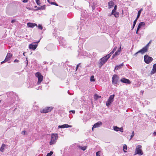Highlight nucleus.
Masks as SVG:
<instances>
[{
	"instance_id": "43",
	"label": "nucleus",
	"mask_w": 156,
	"mask_h": 156,
	"mask_svg": "<svg viewBox=\"0 0 156 156\" xmlns=\"http://www.w3.org/2000/svg\"><path fill=\"white\" fill-rule=\"evenodd\" d=\"M19 62V60H17V59H15L14 61V62Z\"/></svg>"
},
{
	"instance_id": "31",
	"label": "nucleus",
	"mask_w": 156,
	"mask_h": 156,
	"mask_svg": "<svg viewBox=\"0 0 156 156\" xmlns=\"http://www.w3.org/2000/svg\"><path fill=\"white\" fill-rule=\"evenodd\" d=\"M90 80L92 82H94L95 81V79H94V76H92L90 77Z\"/></svg>"
},
{
	"instance_id": "51",
	"label": "nucleus",
	"mask_w": 156,
	"mask_h": 156,
	"mask_svg": "<svg viewBox=\"0 0 156 156\" xmlns=\"http://www.w3.org/2000/svg\"><path fill=\"white\" fill-rule=\"evenodd\" d=\"M15 21H16V20H12L11 22L12 23H13L14 22H15Z\"/></svg>"
},
{
	"instance_id": "28",
	"label": "nucleus",
	"mask_w": 156,
	"mask_h": 156,
	"mask_svg": "<svg viewBox=\"0 0 156 156\" xmlns=\"http://www.w3.org/2000/svg\"><path fill=\"white\" fill-rule=\"evenodd\" d=\"M45 5H43L41 7H40V8H38V9H40V10H44L45 9Z\"/></svg>"
},
{
	"instance_id": "44",
	"label": "nucleus",
	"mask_w": 156,
	"mask_h": 156,
	"mask_svg": "<svg viewBox=\"0 0 156 156\" xmlns=\"http://www.w3.org/2000/svg\"><path fill=\"white\" fill-rule=\"evenodd\" d=\"M140 53L138 52V51L137 52H136L134 54V55L136 57L137 56V54L138 53Z\"/></svg>"
},
{
	"instance_id": "56",
	"label": "nucleus",
	"mask_w": 156,
	"mask_h": 156,
	"mask_svg": "<svg viewBox=\"0 0 156 156\" xmlns=\"http://www.w3.org/2000/svg\"><path fill=\"white\" fill-rule=\"evenodd\" d=\"M80 64V63H79L77 65L76 67V69H77L78 68V67H79V65Z\"/></svg>"
},
{
	"instance_id": "14",
	"label": "nucleus",
	"mask_w": 156,
	"mask_h": 156,
	"mask_svg": "<svg viewBox=\"0 0 156 156\" xmlns=\"http://www.w3.org/2000/svg\"><path fill=\"white\" fill-rule=\"evenodd\" d=\"M121 51V45L120 46V48L118 49L117 51L115 52L112 56V58H113L114 57L119 55V53Z\"/></svg>"
},
{
	"instance_id": "24",
	"label": "nucleus",
	"mask_w": 156,
	"mask_h": 156,
	"mask_svg": "<svg viewBox=\"0 0 156 156\" xmlns=\"http://www.w3.org/2000/svg\"><path fill=\"white\" fill-rule=\"evenodd\" d=\"M143 10V9H140V10H139L138 12V14H137V19H138V18L140 17V14H141V11H142V10Z\"/></svg>"
},
{
	"instance_id": "1",
	"label": "nucleus",
	"mask_w": 156,
	"mask_h": 156,
	"mask_svg": "<svg viewBox=\"0 0 156 156\" xmlns=\"http://www.w3.org/2000/svg\"><path fill=\"white\" fill-rule=\"evenodd\" d=\"M110 55H107L101 58L100 60L99 67H101L110 58Z\"/></svg>"
},
{
	"instance_id": "18",
	"label": "nucleus",
	"mask_w": 156,
	"mask_h": 156,
	"mask_svg": "<svg viewBox=\"0 0 156 156\" xmlns=\"http://www.w3.org/2000/svg\"><path fill=\"white\" fill-rule=\"evenodd\" d=\"M114 5V3L112 1H111L108 2V8H111L113 7Z\"/></svg>"
},
{
	"instance_id": "63",
	"label": "nucleus",
	"mask_w": 156,
	"mask_h": 156,
	"mask_svg": "<svg viewBox=\"0 0 156 156\" xmlns=\"http://www.w3.org/2000/svg\"><path fill=\"white\" fill-rule=\"evenodd\" d=\"M69 90H68V93L69 94H70L69 93Z\"/></svg>"
},
{
	"instance_id": "13",
	"label": "nucleus",
	"mask_w": 156,
	"mask_h": 156,
	"mask_svg": "<svg viewBox=\"0 0 156 156\" xmlns=\"http://www.w3.org/2000/svg\"><path fill=\"white\" fill-rule=\"evenodd\" d=\"M120 81L122 82L125 83L129 84L131 83L129 79L125 78H123L121 79Z\"/></svg>"
},
{
	"instance_id": "32",
	"label": "nucleus",
	"mask_w": 156,
	"mask_h": 156,
	"mask_svg": "<svg viewBox=\"0 0 156 156\" xmlns=\"http://www.w3.org/2000/svg\"><path fill=\"white\" fill-rule=\"evenodd\" d=\"M53 154V152L51 151L49 153H48L46 156H51Z\"/></svg>"
},
{
	"instance_id": "45",
	"label": "nucleus",
	"mask_w": 156,
	"mask_h": 156,
	"mask_svg": "<svg viewBox=\"0 0 156 156\" xmlns=\"http://www.w3.org/2000/svg\"><path fill=\"white\" fill-rule=\"evenodd\" d=\"M5 62H6V61H5V59L2 62H1V64H2Z\"/></svg>"
},
{
	"instance_id": "46",
	"label": "nucleus",
	"mask_w": 156,
	"mask_h": 156,
	"mask_svg": "<svg viewBox=\"0 0 156 156\" xmlns=\"http://www.w3.org/2000/svg\"><path fill=\"white\" fill-rule=\"evenodd\" d=\"M25 62H26V63H27V65H28V61L27 59V58H26V60L25 61Z\"/></svg>"
},
{
	"instance_id": "27",
	"label": "nucleus",
	"mask_w": 156,
	"mask_h": 156,
	"mask_svg": "<svg viewBox=\"0 0 156 156\" xmlns=\"http://www.w3.org/2000/svg\"><path fill=\"white\" fill-rule=\"evenodd\" d=\"M79 148L81 149V150H83V151H85L87 149V146H84L83 147L82 146H79Z\"/></svg>"
},
{
	"instance_id": "5",
	"label": "nucleus",
	"mask_w": 156,
	"mask_h": 156,
	"mask_svg": "<svg viewBox=\"0 0 156 156\" xmlns=\"http://www.w3.org/2000/svg\"><path fill=\"white\" fill-rule=\"evenodd\" d=\"M40 40L37 42H34V43L30 44L29 46V48L33 50H35L37 47L38 43L40 42Z\"/></svg>"
},
{
	"instance_id": "15",
	"label": "nucleus",
	"mask_w": 156,
	"mask_h": 156,
	"mask_svg": "<svg viewBox=\"0 0 156 156\" xmlns=\"http://www.w3.org/2000/svg\"><path fill=\"white\" fill-rule=\"evenodd\" d=\"M113 129L116 131H120L121 132H123V128L122 127L119 128L117 126H114L113 127Z\"/></svg>"
},
{
	"instance_id": "58",
	"label": "nucleus",
	"mask_w": 156,
	"mask_h": 156,
	"mask_svg": "<svg viewBox=\"0 0 156 156\" xmlns=\"http://www.w3.org/2000/svg\"><path fill=\"white\" fill-rule=\"evenodd\" d=\"M47 1H48V2L49 3H50L51 2H50V1L49 0H47Z\"/></svg>"
},
{
	"instance_id": "8",
	"label": "nucleus",
	"mask_w": 156,
	"mask_h": 156,
	"mask_svg": "<svg viewBox=\"0 0 156 156\" xmlns=\"http://www.w3.org/2000/svg\"><path fill=\"white\" fill-rule=\"evenodd\" d=\"M53 109V108L51 107H46L44 108L41 111V113H46L51 112Z\"/></svg>"
},
{
	"instance_id": "25",
	"label": "nucleus",
	"mask_w": 156,
	"mask_h": 156,
	"mask_svg": "<svg viewBox=\"0 0 156 156\" xmlns=\"http://www.w3.org/2000/svg\"><path fill=\"white\" fill-rule=\"evenodd\" d=\"M145 25V23L144 22H141L139 24L138 27L141 28L143 26H144Z\"/></svg>"
},
{
	"instance_id": "7",
	"label": "nucleus",
	"mask_w": 156,
	"mask_h": 156,
	"mask_svg": "<svg viewBox=\"0 0 156 156\" xmlns=\"http://www.w3.org/2000/svg\"><path fill=\"white\" fill-rule=\"evenodd\" d=\"M144 59L145 62L147 64H149L153 60L152 57L149 56L147 55L144 56Z\"/></svg>"
},
{
	"instance_id": "16",
	"label": "nucleus",
	"mask_w": 156,
	"mask_h": 156,
	"mask_svg": "<svg viewBox=\"0 0 156 156\" xmlns=\"http://www.w3.org/2000/svg\"><path fill=\"white\" fill-rule=\"evenodd\" d=\"M72 126L69 125L67 124H64L62 125H59L58 126L59 128H66L72 127Z\"/></svg>"
},
{
	"instance_id": "38",
	"label": "nucleus",
	"mask_w": 156,
	"mask_h": 156,
	"mask_svg": "<svg viewBox=\"0 0 156 156\" xmlns=\"http://www.w3.org/2000/svg\"><path fill=\"white\" fill-rule=\"evenodd\" d=\"M153 69L154 70L156 71V64L154 65Z\"/></svg>"
},
{
	"instance_id": "29",
	"label": "nucleus",
	"mask_w": 156,
	"mask_h": 156,
	"mask_svg": "<svg viewBox=\"0 0 156 156\" xmlns=\"http://www.w3.org/2000/svg\"><path fill=\"white\" fill-rule=\"evenodd\" d=\"M137 18H136L133 21V29L136 23V21H137Z\"/></svg>"
},
{
	"instance_id": "22",
	"label": "nucleus",
	"mask_w": 156,
	"mask_h": 156,
	"mask_svg": "<svg viewBox=\"0 0 156 156\" xmlns=\"http://www.w3.org/2000/svg\"><path fill=\"white\" fill-rule=\"evenodd\" d=\"M117 48V47H115L113 49V50L110 52V53L109 54H108L110 55V57L111 56L112 54H113L114 52L116 50Z\"/></svg>"
},
{
	"instance_id": "11",
	"label": "nucleus",
	"mask_w": 156,
	"mask_h": 156,
	"mask_svg": "<svg viewBox=\"0 0 156 156\" xmlns=\"http://www.w3.org/2000/svg\"><path fill=\"white\" fill-rule=\"evenodd\" d=\"M12 56V55L10 53H8L5 59V61H6V62H8L9 63H10V60Z\"/></svg>"
},
{
	"instance_id": "9",
	"label": "nucleus",
	"mask_w": 156,
	"mask_h": 156,
	"mask_svg": "<svg viewBox=\"0 0 156 156\" xmlns=\"http://www.w3.org/2000/svg\"><path fill=\"white\" fill-rule=\"evenodd\" d=\"M115 95L113 94L111 95L109 97L107 101L106 102V105L107 106H109L111 103L113 101V100L114 98Z\"/></svg>"
},
{
	"instance_id": "26",
	"label": "nucleus",
	"mask_w": 156,
	"mask_h": 156,
	"mask_svg": "<svg viewBox=\"0 0 156 156\" xmlns=\"http://www.w3.org/2000/svg\"><path fill=\"white\" fill-rule=\"evenodd\" d=\"M111 15H110V16H111ZM112 15H113L116 18H118L119 17V12H116L114 13Z\"/></svg>"
},
{
	"instance_id": "35",
	"label": "nucleus",
	"mask_w": 156,
	"mask_h": 156,
	"mask_svg": "<svg viewBox=\"0 0 156 156\" xmlns=\"http://www.w3.org/2000/svg\"><path fill=\"white\" fill-rule=\"evenodd\" d=\"M134 131H133L132 133V134L131 135V137L129 139L130 140L134 136Z\"/></svg>"
},
{
	"instance_id": "6",
	"label": "nucleus",
	"mask_w": 156,
	"mask_h": 156,
	"mask_svg": "<svg viewBox=\"0 0 156 156\" xmlns=\"http://www.w3.org/2000/svg\"><path fill=\"white\" fill-rule=\"evenodd\" d=\"M119 78L117 75H114L112 77V82L115 86H116L119 82Z\"/></svg>"
},
{
	"instance_id": "55",
	"label": "nucleus",
	"mask_w": 156,
	"mask_h": 156,
	"mask_svg": "<svg viewBox=\"0 0 156 156\" xmlns=\"http://www.w3.org/2000/svg\"><path fill=\"white\" fill-rule=\"evenodd\" d=\"M26 131H23L22 132V133L23 134V135L25 134Z\"/></svg>"
},
{
	"instance_id": "64",
	"label": "nucleus",
	"mask_w": 156,
	"mask_h": 156,
	"mask_svg": "<svg viewBox=\"0 0 156 156\" xmlns=\"http://www.w3.org/2000/svg\"><path fill=\"white\" fill-rule=\"evenodd\" d=\"M11 94H13V92H11Z\"/></svg>"
},
{
	"instance_id": "23",
	"label": "nucleus",
	"mask_w": 156,
	"mask_h": 156,
	"mask_svg": "<svg viewBox=\"0 0 156 156\" xmlns=\"http://www.w3.org/2000/svg\"><path fill=\"white\" fill-rule=\"evenodd\" d=\"M127 147L126 145L124 144L123 145V151L125 152H127Z\"/></svg>"
},
{
	"instance_id": "21",
	"label": "nucleus",
	"mask_w": 156,
	"mask_h": 156,
	"mask_svg": "<svg viewBox=\"0 0 156 156\" xmlns=\"http://www.w3.org/2000/svg\"><path fill=\"white\" fill-rule=\"evenodd\" d=\"M13 97V98L14 97V99H13V101H12V102H11V104H10V105L12 106V105H13V103H14V99L15 100H16V99H18V96L16 95V94H15L14 95Z\"/></svg>"
},
{
	"instance_id": "3",
	"label": "nucleus",
	"mask_w": 156,
	"mask_h": 156,
	"mask_svg": "<svg viewBox=\"0 0 156 156\" xmlns=\"http://www.w3.org/2000/svg\"><path fill=\"white\" fill-rule=\"evenodd\" d=\"M135 153V154H138L140 156L143 154V153L142 150V146L141 145H138L136 147Z\"/></svg>"
},
{
	"instance_id": "61",
	"label": "nucleus",
	"mask_w": 156,
	"mask_h": 156,
	"mask_svg": "<svg viewBox=\"0 0 156 156\" xmlns=\"http://www.w3.org/2000/svg\"><path fill=\"white\" fill-rule=\"evenodd\" d=\"M25 52H24V53H23V55H25Z\"/></svg>"
},
{
	"instance_id": "41",
	"label": "nucleus",
	"mask_w": 156,
	"mask_h": 156,
	"mask_svg": "<svg viewBox=\"0 0 156 156\" xmlns=\"http://www.w3.org/2000/svg\"><path fill=\"white\" fill-rule=\"evenodd\" d=\"M72 112L73 114H74L75 113V111L74 110H70L69 111V112Z\"/></svg>"
},
{
	"instance_id": "37",
	"label": "nucleus",
	"mask_w": 156,
	"mask_h": 156,
	"mask_svg": "<svg viewBox=\"0 0 156 156\" xmlns=\"http://www.w3.org/2000/svg\"><path fill=\"white\" fill-rule=\"evenodd\" d=\"M50 4L51 5H54L56 6H58V5L55 2H51Z\"/></svg>"
},
{
	"instance_id": "12",
	"label": "nucleus",
	"mask_w": 156,
	"mask_h": 156,
	"mask_svg": "<svg viewBox=\"0 0 156 156\" xmlns=\"http://www.w3.org/2000/svg\"><path fill=\"white\" fill-rule=\"evenodd\" d=\"M102 125V123L100 121L98 122L94 125L92 128V130H93L94 128L99 127Z\"/></svg>"
},
{
	"instance_id": "50",
	"label": "nucleus",
	"mask_w": 156,
	"mask_h": 156,
	"mask_svg": "<svg viewBox=\"0 0 156 156\" xmlns=\"http://www.w3.org/2000/svg\"><path fill=\"white\" fill-rule=\"evenodd\" d=\"M35 8H37V9H36V10H40V9H38V8H40V7H37V6H35Z\"/></svg>"
},
{
	"instance_id": "59",
	"label": "nucleus",
	"mask_w": 156,
	"mask_h": 156,
	"mask_svg": "<svg viewBox=\"0 0 156 156\" xmlns=\"http://www.w3.org/2000/svg\"><path fill=\"white\" fill-rule=\"evenodd\" d=\"M136 34H138V31H136Z\"/></svg>"
},
{
	"instance_id": "60",
	"label": "nucleus",
	"mask_w": 156,
	"mask_h": 156,
	"mask_svg": "<svg viewBox=\"0 0 156 156\" xmlns=\"http://www.w3.org/2000/svg\"><path fill=\"white\" fill-rule=\"evenodd\" d=\"M80 112L81 113H82V112H83V111H80Z\"/></svg>"
},
{
	"instance_id": "20",
	"label": "nucleus",
	"mask_w": 156,
	"mask_h": 156,
	"mask_svg": "<svg viewBox=\"0 0 156 156\" xmlns=\"http://www.w3.org/2000/svg\"><path fill=\"white\" fill-rule=\"evenodd\" d=\"M6 146L5 144H3L1 147L0 148V151L2 152H3L5 150V148Z\"/></svg>"
},
{
	"instance_id": "52",
	"label": "nucleus",
	"mask_w": 156,
	"mask_h": 156,
	"mask_svg": "<svg viewBox=\"0 0 156 156\" xmlns=\"http://www.w3.org/2000/svg\"><path fill=\"white\" fill-rule=\"evenodd\" d=\"M153 135L154 136H156V132H154L153 133Z\"/></svg>"
},
{
	"instance_id": "30",
	"label": "nucleus",
	"mask_w": 156,
	"mask_h": 156,
	"mask_svg": "<svg viewBox=\"0 0 156 156\" xmlns=\"http://www.w3.org/2000/svg\"><path fill=\"white\" fill-rule=\"evenodd\" d=\"M156 73V71L155 70H154L153 69H152V70L151 71L150 73V74L151 75H152Z\"/></svg>"
},
{
	"instance_id": "54",
	"label": "nucleus",
	"mask_w": 156,
	"mask_h": 156,
	"mask_svg": "<svg viewBox=\"0 0 156 156\" xmlns=\"http://www.w3.org/2000/svg\"><path fill=\"white\" fill-rule=\"evenodd\" d=\"M140 28V27H139L138 26V27H137V30H136V31H138Z\"/></svg>"
},
{
	"instance_id": "40",
	"label": "nucleus",
	"mask_w": 156,
	"mask_h": 156,
	"mask_svg": "<svg viewBox=\"0 0 156 156\" xmlns=\"http://www.w3.org/2000/svg\"><path fill=\"white\" fill-rule=\"evenodd\" d=\"M115 10L114 9H113L112 11V12H111V14H114V13H115V12H115Z\"/></svg>"
},
{
	"instance_id": "49",
	"label": "nucleus",
	"mask_w": 156,
	"mask_h": 156,
	"mask_svg": "<svg viewBox=\"0 0 156 156\" xmlns=\"http://www.w3.org/2000/svg\"><path fill=\"white\" fill-rule=\"evenodd\" d=\"M59 43L62 44V46L65 47V45H64L62 43V42L61 41H59Z\"/></svg>"
},
{
	"instance_id": "36",
	"label": "nucleus",
	"mask_w": 156,
	"mask_h": 156,
	"mask_svg": "<svg viewBox=\"0 0 156 156\" xmlns=\"http://www.w3.org/2000/svg\"><path fill=\"white\" fill-rule=\"evenodd\" d=\"M101 151H98L96 153V156H100V154Z\"/></svg>"
},
{
	"instance_id": "17",
	"label": "nucleus",
	"mask_w": 156,
	"mask_h": 156,
	"mask_svg": "<svg viewBox=\"0 0 156 156\" xmlns=\"http://www.w3.org/2000/svg\"><path fill=\"white\" fill-rule=\"evenodd\" d=\"M27 26L29 27L33 28L34 26H37L36 23H27Z\"/></svg>"
},
{
	"instance_id": "48",
	"label": "nucleus",
	"mask_w": 156,
	"mask_h": 156,
	"mask_svg": "<svg viewBox=\"0 0 156 156\" xmlns=\"http://www.w3.org/2000/svg\"><path fill=\"white\" fill-rule=\"evenodd\" d=\"M117 9V6L116 5H115L114 6V9L115 10H116Z\"/></svg>"
},
{
	"instance_id": "34",
	"label": "nucleus",
	"mask_w": 156,
	"mask_h": 156,
	"mask_svg": "<svg viewBox=\"0 0 156 156\" xmlns=\"http://www.w3.org/2000/svg\"><path fill=\"white\" fill-rule=\"evenodd\" d=\"M37 4L38 5H40L41 3L39 2L40 0H35Z\"/></svg>"
},
{
	"instance_id": "19",
	"label": "nucleus",
	"mask_w": 156,
	"mask_h": 156,
	"mask_svg": "<svg viewBox=\"0 0 156 156\" xmlns=\"http://www.w3.org/2000/svg\"><path fill=\"white\" fill-rule=\"evenodd\" d=\"M123 65V63L120 64L119 65L116 66L115 68V70H118L122 68V67Z\"/></svg>"
},
{
	"instance_id": "33",
	"label": "nucleus",
	"mask_w": 156,
	"mask_h": 156,
	"mask_svg": "<svg viewBox=\"0 0 156 156\" xmlns=\"http://www.w3.org/2000/svg\"><path fill=\"white\" fill-rule=\"evenodd\" d=\"M38 28L41 30H42L43 29V27L41 25L39 24L38 26Z\"/></svg>"
},
{
	"instance_id": "47",
	"label": "nucleus",
	"mask_w": 156,
	"mask_h": 156,
	"mask_svg": "<svg viewBox=\"0 0 156 156\" xmlns=\"http://www.w3.org/2000/svg\"><path fill=\"white\" fill-rule=\"evenodd\" d=\"M28 0H23V2L24 3H26L27 2Z\"/></svg>"
},
{
	"instance_id": "4",
	"label": "nucleus",
	"mask_w": 156,
	"mask_h": 156,
	"mask_svg": "<svg viewBox=\"0 0 156 156\" xmlns=\"http://www.w3.org/2000/svg\"><path fill=\"white\" fill-rule=\"evenodd\" d=\"M35 76L38 78V81L37 84L38 85L40 84L41 82L43 81V76L41 75V73L39 72H37L35 74Z\"/></svg>"
},
{
	"instance_id": "2",
	"label": "nucleus",
	"mask_w": 156,
	"mask_h": 156,
	"mask_svg": "<svg viewBox=\"0 0 156 156\" xmlns=\"http://www.w3.org/2000/svg\"><path fill=\"white\" fill-rule=\"evenodd\" d=\"M58 138V135L57 133H52L51 137V141L50 142V145L53 144L55 143Z\"/></svg>"
},
{
	"instance_id": "57",
	"label": "nucleus",
	"mask_w": 156,
	"mask_h": 156,
	"mask_svg": "<svg viewBox=\"0 0 156 156\" xmlns=\"http://www.w3.org/2000/svg\"><path fill=\"white\" fill-rule=\"evenodd\" d=\"M47 1H48V2L49 3H50L51 2H50V1L49 0H47Z\"/></svg>"
},
{
	"instance_id": "42",
	"label": "nucleus",
	"mask_w": 156,
	"mask_h": 156,
	"mask_svg": "<svg viewBox=\"0 0 156 156\" xmlns=\"http://www.w3.org/2000/svg\"><path fill=\"white\" fill-rule=\"evenodd\" d=\"M83 11H82L81 15H83V16H84V17H86V16L84 14H83Z\"/></svg>"
},
{
	"instance_id": "39",
	"label": "nucleus",
	"mask_w": 156,
	"mask_h": 156,
	"mask_svg": "<svg viewBox=\"0 0 156 156\" xmlns=\"http://www.w3.org/2000/svg\"><path fill=\"white\" fill-rule=\"evenodd\" d=\"M101 96H98L97 95V94H95V98H96V99H97L98 98H101Z\"/></svg>"
},
{
	"instance_id": "62",
	"label": "nucleus",
	"mask_w": 156,
	"mask_h": 156,
	"mask_svg": "<svg viewBox=\"0 0 156 156\" xmlns=\"http://www.w3.org/2000/svg\"><path fill=\"white\" fill-rule=\"evenodd\" d=\"M16 109V108H15L14 109V111H15Z\"/></svg>"
},
{
	"instance_id": "10",
	"label": "nucleus",
	"mask_w": 156,
	"mask_h": 156,
	"mask_svg": "<svg viewBox=\"0 0 156 156\" xmlns=\"http://www.w3.org/2000/svg\"><path fill=\"white\" fill-rule=\"evenodd\" d=\"M150 43V42L144 47L138 51V52L140 53L141 54H143L145 53L146 52H147L148 48V45Z\"/></svg>"
},
{
	"instance_id": "53",
	"label": "nucleus",
	"mask_w": 156,
	"mask_h": 156,
	"mask_svg": "<svg viewBox=\"0 0 156 156\" xmlns=\"http://www.w3.org/2000/svg\"><path fill=\"white\" fill-rule=\"evenodd\" d=\"M92 7L93 9H94L95 8V6L94 5L92 6Z\"/></svg>"
}]
</instances>
